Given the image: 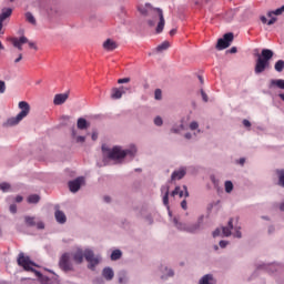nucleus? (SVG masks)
Returning a JSON list of instances; mask_svg holds the SVG:
<instances>
[{
	"instance_id": "f257e3e1",
	"label": "nucleus",
	"mask_w": 284,
	"mask_h": 284,
	"mask_svg": "<svg viewBox=\"0 0 284 284\" xmlns=\"http://www.w3.org/2000/svg\"><path fill=\"white\" fill-rule=\"evenodd\" d=\"M138 10L144 17H151V19L148 20V24L151 28H154V26H156V21H159L156 32L158 34H161V32H163V28H165V18L163 17V10L154 9L150 4L139 6Z\"/></svg>"
},
{
	"instance_id": "f03ea898",
	"label": "nucleus",
	"mask_w": 284,
	"mask_h": 284,
	"mask_svg": "<svg viewBox=\"0 0 284 284\" xmlns=\"http://www.w3.org/2000/svg\"><path fill=\"white\" fill-rule=\"evenodd\" d=\"M89 263V270H94L99 263H101V257L99 255H94V251L92 250H83L78 248L74 253H72V258L74 263L81 265L83 263V258Z\"/></svg>"
},
{
	"instance_id": "7ed1b4c3",
	"label": "nucleus",
	"mask_w": 284,
	"mask_h": 284,
	"mask_svg": "<svg viewBox=\"0 0 284 284\" xmlns=\"http://www.w3.org/2000/svg\"><path fill=\"white\" fill-rule=\"evenodd\" d=\"M134 154H136V146H131L126 150L121 149V146H114L109 152V159H112V161H121L125 159V156H134Z\"/></svg>"
},
{
	"instance_id": "20e7f679",
	"label": "nucleus",
	"mask_w": 284,
	"mask_h": 284,
	"mask_svg": "<svg viewBox=\"0 0 284 284\" xmlns=\"http://www.w3.org/2000/svg\"><path fill=\"white\" fill-rule=\"evenodd\" d=\"M18 108L21 110L20 113L7 121V124L10 126L19 125V123H21V121H23V119L30 114V104L28 102L20 101Z\"/></svg>"
},
{
	"instance_id": "39448f33",
	"label": "nucleus",
	"mask_w": 284,
	"mask_h": 284,
	"mask_svg": "<svg viewBox=\"0 0 284 284\" xmlns=\"http://www.w3.org/2000/svg\"><path fill=\"white\" fill-rule=\"evenodd\" d=\"M18 265L20 267H23V270L26 272H33V274H36V276H38V278H41V272L33 268L37 266V264H34V262L30 261V257L26 256V254L20 253L18 255Z\"/></svg>"
},
{
	"instance_id": "423d86ee",
	"label": "nucleus",
	"mask_w": 284,
	"mask_h": 284,
	"mask_svg": "<svg viewBox=\"0 0 284 284\" xmlns=\"http://www.w3.org/2000/svg\"><path fill=\"white\" fill-rule=\"evenodd\" d=\"M59 267L62 272H74V264H72L70 253L62 254L59 261Z\"/></svg>"
},
{
	"instance_id": "0eeeda50",
	"label": "nucleus",
	"mask_w": 284,
	"mask_h": 284,
	"mask_svg": "<svg viewBox=\"0 0 284 284\" xmlns=\"http://www.w3.org/2000/svg\"><path fill=\"white\" fill-rule=\"evenodd\" d=\"M232 230H234L233 236H235V239H241V236H242V234H241V226H235L234 227V222L231 219L229 221V226L222 227L223 236H232Z\"/></svg>"
},
{
	"instance_id": "6e6552de",
	"label": "nucleus",
	"mask_w": 284,
	"mask_h": 284,
	"mask_svg": "<svg viewBox=\"0 0 284 284\" xmlns=\"http://www.w3.org/2000/svg\"><path fill=\"white\" fill-rule=\"evenodd\" d=\"M232 41H234V33H225L223 38L217 40L216 49L217 50H225L232 45Z\"/></svg>"
},
{
	"instance_id": "1a4fd4ad",
	"label": "nucleus",
	"mask_w": 284,
	"mask_h": 284,
	"mask_svg": "<svg viewBox=\"0 0 284 284\" xmlns=\"http://www.w3.org/2000/svg\"><path fill=\"white\" fill-rule=\"evenodd\" d=\"M24 222L26 225H28V227H34L37 226L38 230H44L45 229V224L43 222H37V217L34 216H24Z\"/></svg>"
},
{
	"instance_id": "9d476101",
	"label": "nucleus",
	"mask_w": 284,
	"mask_h": 284,
	"mask_svg": "<svg viewBox=\"0 0 284 284\" xmlns=\"http://www.w3.org/2000/svg\"><path fill=\"white\" fill-rule=\"evenodd\" d=\"M10 42L12 43L13 48H17L21 52L23 50V44L28 43V39L26 36L20 38H10Z\"/></svg>"
},
{
	"instance_id": "9b49d317",
	"label": "nucleus",
	"mask_w": 284,
	"mask_h": 284,
	"mask_svg": "<svg viewBox=\"0 0 284 284\" xmlns=\"http://www.w3.org/2000/svg\"><path fill=\"white\" fill-rule=\"evenodd\" d=\"M268 63L270 62H266L265 60H263V58H261V55H258L255 64V74H261L262 72H265V68H267Z\"/></svg>"
},
{
	"instance_id": "f8f14e48",
	"label": "nucleus",
	"mask_w": 284,
	"mask_h": 284,
	"mask_svg": "<svg viewBox=\"0 0 284 284\" xmlns=\"http://www.w3.org/2000/svg\"><path fill=\"white\" fill-rule=\"evenodd\" d=\"M83 181H84L83 178H77L75 180L70 181L69 182V190H70V192L74 193L78 190H81V185H83Z\"/></svg>"
},
{
	"instance_id": "ddd939ff",
	"label": "nucleus",
	"mask_w": 284,
	"mask_h": 284,
	"mask_svg": "<svg viewBox=\"0 0 284 284\" xmlns=\"http://www.w3.org/2000/svg\"><path fill=\"white\" fill-rule=\"evenodd\" d=\"M161 192L162 194L164 193L163 195V205H165V207H168V210H170V186H162L161 187Z\"/></svg>"
},
{
	"instance_id": "4468645a",
	"label": "nucleus",
	"mask_w": 284,
	"mask_h": 284,
	"mask_svg": "<svg viewBox=\"0 0 284 284\" xmlns=\"http://www.w3.org/2000/svg\"><path fill=\"white\" fill-rule=\"evenodd\" d=\"M68 93H59L54 95L53 103L54 105H63L68 101Z\"/></svg>"
},
{
	"instance_id": "2eb2a0df",
	"label": "nucleus",
	"mask_w": 284,
	"mask_h": 284,
	"mask_svg": "<svg viewBox=\"0 0 284 284\" xmlns=\"http://www.w3.org/2000/svg\"><path fill=\"white\" fill-rule=\"evenodd\" d=\"M103 48L108 52H112V51L116 50L119 48V45L116 44V42H114V40L108 39L106 41L103 42Z\"/></svg>"
},
{
	"instance_id": "dca6fc26",
	"label": "nucleus",
	"mask_w": 284,
	"mask_h": 284,
	"mask_svg": "<svg viewBox=\"0 0 284 284\" xmlns=\"http://www.w3.org/2000/svg\"><path fill=\"white\" fill-rule=\"evenodd\" d=\"M185 174H186L185 169H180L178 171H174L171 175V181H181V179H183Z\"/></svg>"
},
{
	"instance_id": "f3484780",
	"label": "nucleus",
	"mask_w": 284,
	"mask_h": 284,
	"mask_svg": "<svg viewBox=\"0 0 284 284\" xmlns=\"http://www.w3.org/2000/svg\"><path fill=\"white\" fill-rule=\"evenodd\" d=\"M102 276L105 278V281H112L114 278V271H112L111 267H105L102 271Z\"/></svg>"
},
{
	"instance_id": "a211bd4d",
	"label": "nucleus",
	"mask_w": 284,
	"mask_h": 284,
	"mask_svg": "<svg viewBox=\"0 0 284 284\" xmlns=\"http://www.w3.org/2000/svg\"><path fill=\"white\" fill-rule=\"evenodd\" d=\"M12 17V9L11 8H4L2 9V12L0 13V21H6V19H10Z\"/></svg>"
},
{
	"instance_id": "6ab92c4d",
	"label": "nucleus",
	"mask_w": 284,
	"mask_h": 284,
	"mask_svg": "<svg viewBox=\"0 0 284 284\" xmlns=\"http://www.w3.org/2000/svg\"><path fill=\"white\" fill-rule=\"evenodd\" d=\"M274 57V52L270 49H263L262 50V61H266L268 63L270 59Z\"/></svg>"
},
{
	"instance_id": "aec40b11",
	"label": "nucleus",
	"mask_w": 284,
	"mask_h": 284,
	"mask_svg": "<svg viewBox=\"0 0 284 284\" xmlns=\"http://www.w3.org/2000/svg\"><path fill=\"white\" fill-rule=\"evenodd\" d=\"M55 220L58 223L63 224V223H65V221H68V217H65V213L57 210L55 211Z\"/></svg>"
},
{
	"instance_id": "412c9836",
	"label": "nucleus",
	"mask_w": 284,
	"mask_h": 284,
	"mask_svg": "<svg viewBox=\"0 0 284 284\" xmlns=\"http://www.w3.org/2000/svg\"><path fill=\"white\" fill-rule=\"evenodd\" d=\"M274 85H276V88H280V90H284V80H271L268 88H274Z\"/></svg>"
},
{
	"instance_id": "4be33fe9",
	"label": "nucleus",
	"mask_w": 284,
	"mask_h": 284,
	"mask_svg": "<svg viewBox=\"0 0 284 284\" xmlns=\"http://www.w3.org/2000/svg\"><path fill=\"white\" fill-rule=\"evenodd\" d=\"M26 21L31 23V26H37V18L32 14V12L28 11L24 13Z\"/></svg>"
},
{
	"instance_id": "5701e85b",
	"label": "nucleus",
	"mask_w": 284,
	"mask_h": 284,
	"mask_svg": "<svg viewBox=\"0 0 284 284\" xmlns=\"http://www.w3.org/2000/svg\"><path fill=\"white\" fill-rule=\"evenodd\" d=\"M77 125L78 130H88V120H85L84 118H79Z\"/></svg>"
},
{
	"instance_id": "b1692460",
	"label": "nucleus",
	"mask_w": 284,
	"mask_h": 284,
	"mask_svg": "<svg viewBox=\"0 0 284 284\" xmlns=\"http://www.w3.org/2000/svg\"><path fill=\"white\" fill-rule=\"evenodd\" d=\"M200 284H214V277L210 274H206L200 280Z\"/></svg>"
},
{
	"instance_id": "393cba45",
	"label": "nucleus",
	"mask_w": 284,
	"mask_h": 284,
	"mask_svg": "<svg viewBox=\"0 0 284 284\" xmlns=\"http://www.w3.org/2000/svg\"><path fill=\"white\" fill-rule=\"evenodd\" d=\"M123 97V91L119 88H113L111 93V99H121Z\"/></svg>"
},
{
	"instance_id": "a878e982",
	"label": "nucleus",
	"mask_w": 284,
	"mask_h": 284,
	"mask_svg": "<svg viewBox=\"0 0 284 284\" xmlns=\"http://www.w3.org/2000/svg\"><path fill=\"white\" fill-rule=\"evenodd\" d=\"M27 201L30 204H37L41 201V196H39L38 194H32L28 196Z\"/></svg>"
},
{
	"instance_id": "bb28decb",
	"label": "nucleus",
	"mask_w": 284,
	"mask_h": 284,
	"mask_svg": "<svg viewBox=\"0 0 284 284\" xmlns=\"http://www.w3.org/2000/svg\"><path fill=\"white\" fill-rule=\"evenodd\" d=\"M273 14H275L276 17L284 14V6H282L281 8L276 9L275 11H270L267 13V17H272Z\"/></svg>"
},
{
	"instance_id": "cd10ccee",
	"label": "nucleus",
	"mask_w": 284,
	"mask_h": 284,
	"mask_svg": "<svg viewBox=\"0 0 284 284\" xmlns=\"http://www.w3.org/2000/svg\"><path fill=\"white\" fill-rule=\"evenodd\" d=\"M168 48H170V42L164 41L156 47V52H163L164 50H168Z\"/></svg>"
},
{
	"instance_id": "c85d7f7f",
	"label": "nucleus",
	"mask_w": 284,
	"mask_h": 284,
	"mask_svg": "<svg viewBox=\"0 0 284 284\" xmlns=\"http://www.w3.org/2000/svg\"><path fill=\"white\" fill-rule=\"evenodd\" d=\"M121 256H122L121 250H114L111 253V261H119V258H121Z\"/></svg>"
},
{
	"instance_id": "c756f323",
	"label": "nucleus",
	"mask_w": 284,
	"mask_h": 284,
	"mask_svg": "<svg viewBox=\"0 0 284 284\" xmlns=\"http://www.w3.org/2000/svg\"><path fill=\"white\" fill-rule=\"evenodd\" d=\"M72 136L75 139L77 143H85V136H77V131L72 130Z\"/></svg>"
},
{
	"instance_id": "7c9ffc66",
	"label": "nucleus",
	"mask_w": 284,
	"mask_h": 284,
	"mask_svg": "<svg viewBox=\"0 0 284 284\" xmlns=\"http://www.w3.org/2000/svg\"><path fill=\"white\" fill-rule=\"evenodd\" d=\"M179 195L180 199H183V191H181V186H176L172 193H171V196H176Z\"/></svg>"
},
{
	"instance_id": "2f4dec72",
	"label": "nucleus",
	"mask_w": 284,
	"mask_h": 284,
	"mask_svg": "<svg viewBox=\"0 0 284 284\" xmlns=\"http://www.w3.org/2000/svg\"><path fill=\"white\" fill-rule=\"evenodd\" d=\"M278 174V185L281 187H284V170L277 171Z\"/></svg>"
},
{
	"instance_id": "473e14b6",
	"label": "nucleus",
	"mask_w": 284,
	"mask_h": 284,
	"mask_svg": "<svg viewBox=\"0 0 284 284\" xmlns=\"http://www.w3.org/2000/svg\"><path fill=\"white\" fill-rule=\"evenodd\" d=\"M275 70H276V72H283V70H284V61L283 60H278L275 63Z\"/></svg>"
},
{
	"instance_id": "72a5a7b5",
	"label": "nucleus",
	"mask_w": 284,
	"mask_h": 284,
	"mask_svg": "<svg viewBox=\"0 0 284 284\" xmlns=\"http://www.w3.org/2000/svg\"><path fill=\"white\" fill-rule=\"evenodd\" d=\"M232 190H234V184L232 183V181H226L225 182V192L227 194H230V192H232Z\"/></svg>"
},
{
	"instance_id": "f704fd0d",
	"label": "nucleus",
	"mask_w": 284,
	"mask_h": 284,
	"mask_svg": "<svg viewBox=\"0 0 284 284\" xmlns=\"http://www.w3.org/2000/svg\"><path fill=\"white\" fill-rule=\"evenodd\" d=\"M199 227H201V224L195 223V224H193L192 226H189V227L186 229V232H196V230H199Z\"/></svg>"
},
{
	"instance_id": "c9c22d12",
	"label": "nucleus",
	"mask_w": 284,
	"mask_h": 284,
	"mask_svg": "<svg viewBox=\"0 0 284 284\" xmlns=\"http://www.w3.org/2000/svg\"><path fill=\"white\" fill-rule=\"evenodd\" d=\"M154 97H155L156 101H161V99H162V91H161V89H156L155 90Z\"/></svg>"
},
{
	"instance_id": "e433bc0d",
	"label": "nucleus",
	"mask_w": 284,
	"mask_h": 284,
	"mask_svg": "<svg viewBox=\"0 0 284 284\" xmlns=\"http://www.w3.org/2000/svg\"><path fill=\"white\" fill-rule=\"evenodd\" d=\"M190 130H199V122L193 121L190 123Z\"/></svg>"
},
{
	"instance_id": "4c0bfd02",
	"label": "nucleus",
	"mask_w": 284,
	"mask_h": 284,
	"mask_svg": "<svg viewBox=\"0 0 284 284\" xmlns=\"http://www.w3.org/2000/svg\"><path fill=\"white\" fill-rule=\"evenodd\" d=\"M6 92V82L3 80H0V94H3Z\"/></svg>"
},
{
	"instance_id": "58836bf2",
	"label": "nucleus",
	"mask_w": 284,
	"mask_h": 284,
	"mask_svg": "<svg viewBox=\"0 0 284 284\" xmlns=\"http://www.w3.org/2000/svg\"><path fill=\"white\" fill-rule=\"evenodd\" d=\"M154 123L155 125H163V119H161V116H158L154 119Z\"/></svg>"
},
{
	"instance_id": "ea45409f",
	"label": "nucleus",
	"mask_w": 284,
	"mask_h": 284,
	"mask_svg": "<svg viewBox=\"0 0 284 284\" xmlns=\"http://www.w3.org/2000/svg\"><path fill=\"white\" fill-rule=\"evenodd\" d=\"M125 281H128V277L124 275V273H122V274L119 276V283H125Z\"/></svg>"
},
{
	"instance_id": "a19ab883",
	"label": "nucleus",
	"mask_w": 284,
	"mask_h": 284,
	"mask_svg": "<svg viewBox=\"0 0 284 284\" xmlns=\"http://www.w3.org/2000/svg\"><path fill=\"white\" fill-rule=\"evenodd\" d=\"M11 214H17V204H11L9 207Z\"/></svg>"
},
{
	"instance_id": "79ce46f5",
	"label": "nucleus",
	"mask_w": 284,
	"mask_h": 284,
	"mask_svg": "<svg viewBox=\"0 0 284 284\" xmlns=\"http://www.w3.org/2000/svg\"><path fill=\"white\" fill-rule=\"evenodd\" d=\"M118 83H130V78H122L118 80Z\"/></svg>"
},
{
	"instance_id": "37998d69",
	"label": "nucleus",
	"mask_w": 284,
	"mask_h": 284,
	"mask_svg": "<svg viewBox=\"0 0 284 284\" xmlns=\"http://www.w3.org/2000/svg\"><path fill=\"white\" fill-rule=\"evenodd\" d=\"M9 187H10V184H2V185H0V189L2 190V192H8Z\"/></svg>"
},
{
	"instance_id": "c03bdc74",
	"label": "nucleus",
	"mask_w": 284,
	"mask_h": 284,
	"mask_svg": "<svg viewBox=\"0 0 284 284\" xmlns=\"http://www.w3.org/2000/svg\"><path fill=\"white\" fill-rule=\"evenodd\" d=\"M216 236H221V229H216V230L213 232V237L216 239Z\"/></svg>"
},
{
	"instance_id": "a18cd8bd",
	"label": "nucleus",
	"mask_w": 284,
	"mask_h": 284,
	"mask_svg": "<svg viewBox=\"0 0 284 284\" xmlns=\"http://www.w3.org/2000/svg\"><path fill=\"white\" fill-rule=\"evenodd\" d=\"M244 128H252V123L248 120H243Z\"/></svg>"
},
{
	"instance_id": "49530a36",
	"label": "nucleus",
	"mask_w": 284,
	"mask_h": 284,
	"mask_svg": "<svg viewBox=\"0 0 284 284\" xmlns=\"http://www.w3.org/2000/svg\"><path fill=\"white\" fill-rule=\"evenodd\" d=\"M181 207H182V210H187V201L183 200L181 202Z\"/></svg>"
},
{
	"instance_id": "de8ad7c7",
	"label": "nucleus",
	"mask_w": 284,
	"mask_h": 284,
	"mask_svg": "<svg viewBox=\"0 0 284 284\" xmlns=\"http://www.w3.org/2000/svg\"><path fill=\"white\" fill-rule=\"evenodd\" d=\"M92 141H97L99 139V133L93 132L91 135Z\"/></svg>"
},
{
	"instance_id": "09e8293b",
	"label": "nucleus",
	"mask_w": 284,
	"mask_h": 284,
	"mask_svg": "<svg viewBox=\"0 0 284 284\" xmlns=\"http://www.w3.org/2000/svg\"><path fill=\"white\" fill-rule=\"evenodd\" d=\"M220 247H227V241H220Z\"/></svg>"
},
{
	"instance_id": "8fccbe9b",
	"label": "nucleus",
	"mask_w": 284,
	"mask_h": 284,
	"mask_svg": "<svg viewBox=\"0 0 284 284\" xmlns=\"http://www.w3.org/2000/svg\"><path fill=\"white\" fill-rule=\"evenodd\" d=\"M29 44V48H32L33 50H37V44L34 42H27Z\"/></svg>"
},
{
	"instance_id": "3c124183",
	"label": "nucleus",
	"mask_w": 284,
	"mask_h": 284,
	"mask_svg": "<svg viewBox=\"0 0 284 284\" xmlns=\"http://www.w3.org/2000/svg\"><path fill=\"white\" fill-rule=\"evenodd\" d=\"M22 59H23V54L19 53L18 58L14 60V63H20Z\"/></svg>"
},
{
	"instance_id": "603ef678",
	"label": "nucleus",
	"mask_w": 284,
	"mask_h": 284,
	"mask_svg": "<svg viewBox=\"0 0 284 284\" xmlns=\"http://www.w3.org/2000/svg\"><path fill=\"white\" fill-rule=\"evenodd\" d=\"M23 201V196L17 195L16 196V203H21Z\"/></svg>"
},
{
	"instance_id": "864d4df0",
	"label": "nucleus",
	"mask_w": 284,
	"mask_h": 284,
	"mask_svg": "<svg viewBox=\"0 0 284 284\" xmlns=\"http://www.w3.org/2000/svg\"><path fill=\"white\" fill-rule=\"evenodd\" d=\"M277 21L276 18H272L270 21H267V26H274V22Z\"/></svg>"
},
{
	"instance_id": "5fc2aeb1",
	"label": "nucleus",
	"mask_w": 284,
	"mask_h": 284,
	"mask_svg": "<svg viewBox=\"0 0 284 284\" xmlns=\"http://www.w3.org/2000/svg\"><path fill=\"white\" fill-rule=\"evenodd\" d=\"M236 52H237L236 47H232V48L230 49V53H231V54H236Z\"/></svg>"
},
{
	"instance_id": "6e6d98bb",
	"label": "nucleus",
	"mask_w": 284,
	"mask_h": 284,
	"mask_svg": "<svg viewBox=\"0 0 284 284\" xmlns=\"http://www.w3.org/2000/svg\"><path fill=\"white\" fill-rule=\"evenodd\" d=\"M260 19H261L262 23H268L267 18L265 16H262Z\"/></svg>"
},
{
	"instance_id": "4d7b16f0",
	"label": "nucleus",
	"mask_w": 284,
	"mask_h": 284,
	"mask_svg": "<svg viewBox=\"0 0 284 284\" xmlns=\"http://www.w3.org/2000/svg\"><path fill=\"white\" fill-rule=\"evenodd\" d=\"M183 187H184V192H185L184 196L185 197L190 196V193L187 192V186L184 185Z\"/></svg>"
},
{
	"instance_id": "13d9d810",
	"label": "nucleus",
	"mask_w": 284,
	"mask_h": 284,
	"mask_svg": "<svg viewBox=\"0 0 284 284\" xmlns=\"http://www.w3.org/2000/svg\"><path fill=\"white\" fill-rule=\"evenodd\" d=\"M174 34H176V29H172V30L170 31V36H171V37H174Z\"/></svg>"
},
{
	"instance_id": "bf43d9fd",
	"label": "nucleus",
	"mask_w": 284,
	"mask_h": 284,
	"mask_svg": "<svg viewBox=\"0 0 284 284\" xmlns=\"http://www.w3.org/2000/svg\"><path fill=\"white\" fill-rule=\"evenodd\" d=\"M240 165H245V158L240 159Z\"/></svg>"
},
{
	"instance_id": "052dcab7",
	"label": "nucleus",
	"mask_w": 284,
	"mask_h": 284,
	"mask_svg": "<svg viewBox=\"0 0 284 284\" xmlns=\"http://www.w3.org/2000/svg\"><path fill=\"white\" fill-rule=\"evenodd\" d=\"M202 97L204 99L205 102H207V94H205V92L202 91Z\"/></svg>"
},
{
	"instance_id": "680f3d73",
	"label": "nucleus",
	"mask_w": 284,
	"mask_h": 284,
	"mask_svg": "<svg viewBox=\"0 0 284 284\" xmlns=\"http://www.w3.org/2000/svg\"><path fill=\"white\" fill-rule=\"evenodd\" d=\"M168 276H174V271L169 270V272H168Z\"/></svg>"
},
{
	"instance_id": "e2e57ef3",
	"label": "nucleus",
	"mask_w": 284,
	"mask_h": 284,
	"mask_svg": "<svg viewBox=\"0 0 284 284\" xmlns=\"http://www.w3.org/2000/svg\"><path fill=\"white\" fill-rule=\"evenodd\" d=\"M280 210H281V212H284V202L281 203Z\"/></svg>"
},
{
	"instance_id": "0e129e2a",
	"label": "nucleus",
	"mask_w": 284,
	"mask_h": 284,
	"mask_svg": "<svg viewBox=\"0 0 284 284\" xmlns=\"http://www.w3.org/2000/svg\"><path fill=\"white\" fill-rule=\"evenodd\" d=\"M184 136L185 139H192V133H186Z\"/></svg>"
},
{
	"instance_id": "69168bd1",
	"label": "nucleus",
	"mask_w": 284,
	"mask_h": 284,
	"mask_svg": "<svg viewBox=\"0 0 284 284\" xmlns=\"http://www.w3.org/2000/svg\"><path fill=\"white\" fill-rule=\"evenodd\" d=\"M119 90H121L122 94H125V87H121Z\"/></svg>"
},
{
	"instance_id": "338daca9",
	"label": "nucleus",
	"mask_w": 284,
	"mask_h": 284,
	"mask_svg": "<svg viewBox=\"0 0 284 284\" xmlns=\"http://www.w3.org/2000/svg\"><path fill=\"white\" fill-rule=\"evenodd\" d=\"M105 203H110V196H104Z\"/></svg>"
},
{
	"instance_id": "774afa93",
	"label": "nucleus",
	"mask_w": 284,
	"mask_h": 284,
	"mask_svg": "<svg viewBox=\"0 0 284 284\" xmlns=\"http://www.w3.org/2000/svg\"><path fill=\"white\" fill-rule=\"evenodd\" d=\"M280 99H282V101H284V93H280Z\"/></svg>"
}]
</instances>
